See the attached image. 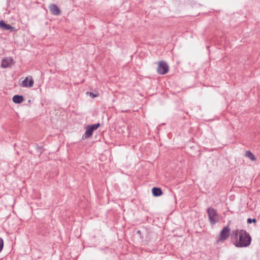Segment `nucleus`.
<instances>
[{
  "instance_id": "nucleus-12",
  "label": "nucleus",
  "mask_w": 260,
  "mask_h": 260,
  "mask_svg": "<svg viewBox=\"0 0 260 260\" xmlns=\"http://www.w3.org/2000/svg\"><path fill=\"white\" fill-rule=\"evenodd\" d=\"M245 156L248 158H249L251 160L254 161L256 160V157L254 155V154L251 153L250 151H246L245 153Z\"/></svg>"
},
{
  "instance_id": "nucleus-13",
  "label": "nucleus",
  "mask_w": 260,
  "mask_h": 260,
  "mask_svg": "<svg viewBox=\"0 0 260 260\" xmlns=\"http://www.w3.org/2000/svg\"><path fill=\"white\" fill-rule=\"evenodd\" d=\"M3 246H4L3 240L2 238H0V252H1V251L3 249Z\"/></svg>"
},
{
  "instance_id": "nucleus-14",
  "label": "nucleus",
  "mask_w": 260,
  "mask_h": 260,
  "mask_svg": "<svg viewBox=\"0 0 260 260\" xmlns=\"http://www.w3.org/2000/svg\"><path fill=\"white\" fill-rule=\"evenodd\" d=\"M256 219H255V218H253V219H250V218H248V219H247V222H248V223H251V222H254V223H255V222H256Z\"/></svg>"
},
{
  "instance_id": "nucleus-11",
  "label": "nucleus",
  "mask_w": 260,
  "mask_h": 260,
  "mask_svg": "<svg viewBox=\"0 0 260 260\" xmlns=\"http://www.w3.org/2000/svg\"><path fill=\"white\" fill-rule=\"evenodd\" d=\"M23 100V97L22 95H15L13 98V101L15 103H21Z\"/></svg>"
},
{
  "instance_id": "nucleus-2",
  "label": "nucleus",
  "mask_w": 260,
  "mask_h": 260,
  "mask_svg": "<svg viewBox=\"0 0 260 260\" xmlns=\"http://www.w3.org/2000/svg\"><path fill=\"white\" fill-rule=\"evenodd\" d=\"M230 234V229L229 226L224 227L221 230L219 235L218 237L217 242L226 240L229 237Z\"/></svg>"
},
{
  "instance_id": "nucleus-4",
  "label": "nucleus",
  "mask_w": 260,
  "mask_h": 260,
  "mask_svg": "<svg viewBox=\"0 0 260 260\" xmlns=\"http://www.w3.org/2000/svg\"><path fill=\"white\" fill-rule=\"evenodd\" d=\"M207 213L210 222L212 224H215L218 221V215L215 210L209 208L208 209Z\"/></svg>"
},
{
  "instance_id": "nucleus-3",
  "label": "nucleus",
  "mask_w": 260,
  "mask_h": 260,
  "mask_svg": "<svg viewBox=\"0 0 260 260\" xmlns=\"http://www.w3.org/2000/svg\"><path fill=\"white\" fill-rule=\"evenodd\" d=\"M100 123L93 124L92 125H88L86 127V131L83 136L85 139L89 138L92 135L93 132L99 126Z\"/></svg>"
},
{
  "instance_id": "nucleus-10",
  "label": "nucleus",
  "mask_w": 260,
  "mask_h": 260,
  "mask_svg": "<svg viewBox=\"0 0 260 260\" xmlns=\"http://www.w3.org/2000/svg\"><path fill=\"white\" fill-rule=\"evenodd\" d=\"M152 192L154 196L158 197L162 194V191L160 188L157 187H153Z\"/></svg>"
},
{
  "instance_id": "nucleus-8",
  "label": "nucleus",
  "mask_w": 260,
  "mask_h": 260,
  "mask_svg": "<svg viewBox=\"0 0 260 260\" xmlns=\"http://www.w3.org/2000/svg\"><path fill=\"white\" fill-rule=\"evenodd\" d=\"M49 9L51 12L55 15H58L60 14V10L57 5L55 4H51L49 6Z\"/></svg>"
},
{
  "instance_id": "nucleus-5",
  "label": "nucleus",
  "mask_w": 260,
  "mask_h": 260,
  "mask_svg": "<svg viewBox=\"0 0 260 260\" xmlns=\"http://www.w3.org/2000/svg\"><path fill=\"white\" fill-rule=\"evenodd\" d=\"M168 70L169 66L166 62L161 61L158 63L157 72L159 74H165L168 72Z\"/></svg>"
},
{
  "instance_id": "nucleus-15",
  "label": "nucleus",
  "mask_w": 260,
  "mask_h": 260,
  "mask_svg": "<svg viewBox=\"0 0 260 260\" xmlns=\"http://www.w3.org/2000/svg\"><path fill=\"white\" fill-rule=\"evenodd\" d=\"M87 93L88 94V93H89V92H87ZM89 94L92 98H95V97H96L97 96L96 95H95V94H93V93H91V92H89Z\"/></svg>"
},
{
  "instance_id": "nucleus-6",
  "label": "nucleus",
  "mask_w": 260,
  "mask_h": 260,
  "mask_svg": "<svg viewBox=\"0 0 260 260\" xmlns=\"http://www.w3.org/2000/svg\"><path fill=\"white\" fill-rule=\"evenodd\" d=\"M14 64L13 59L10 57L4 58L1 62V66L3 68L11 67Z\"/></svg>"
},
{
  "instance_id": "nucleus-9",
  "label": "nucleus",
  "mask_w": 260,
  "mask_h": 260,
  "mask_svg": "<svg viewBox=\"0 0 260 260\" xmlns=\"http://www.w3.org/2000/svg\"><path fill=\"white\" fill-rule=\"evenodd\" d=\"M0 27L4 30H14V28L9 24H6L3 20L0 21Z\"/></svg>"
},
{
  "instance_id": "nucleus-7",
  "label": "nucleus",
  "mask_w": 260,
  "mask_h": 260,
  "mask_svg": "<svg viewBox=\"0 0 260 260\" xmlns=\"http://www.w3.org/2000/svg\"><path fill=\"white\" fill-rule=\"evenodd\" d=\"M34 80L31 76H28L25 78V79L22 81L21 85L24 87H31L34 85Z\"/></svg>"
},
{
  "instance_id": "nucleus-1",
  "label": "nucleus",
  "mask_w": 260,
  "mask_h": 260,
  "mask_svg": "<svg viewBox=\"0 0 260 260\" xmlns=\"http://www.w3.org/2000/svg\"><path fill=\"white\" fill-rule=\"evenodd\" d=\"M237 240L234 242V245L238 248L247 247L249 246L251 242V238L250 235L245 231H239L237 230L235 231Z\"/></svg>"
}]
</instances>
